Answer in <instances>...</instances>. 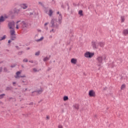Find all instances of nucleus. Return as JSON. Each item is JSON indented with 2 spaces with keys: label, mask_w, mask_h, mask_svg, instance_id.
I'll return each mask as SVG.
<instances>
[{
  "label": "nucleus",
  "mask_w": 128,
  "mask_h": 128,
  "mask_svg": "<svg viewBox=\"0 0 128 128\" xmlns=\"http://www.w3.org/2000/svg\"><path fill=\"white\" fill-rule=\"evenodd\" d=\"M56 14H59L58 17V22L59 24H62V14H60V12H58Z\"/></svg>",
  "instance_id": "7ed1b4c3"
},
{
  "label": "nucleus",
  "mask_w": 128,
  "mask_h": 128,
  "mask_svg": "<svg viewBox=\"0 0 128 128\" xmlns=\"http://www.w3.org/2000/svg\"><path fill=\"white\" fill-rule=\"evenodd\" d=\"M16 30H18V28H19L18 25H16Z\"/></svg>",
  "instance_id": "864d4df0"
},
{
  "label": "nucleus",
  "mask_w": 128,
  "mask_h": 128,
  "mask_svg": "<svg viewBox=\"0 0 128 128\" xmlns=\"http://www.w3.org/2000/svg\"><path fill=\"white\" fill-rule=\"evenodd\" d=\"M26 50H30V48L28 47V48H27Z\"/></svg>",
  "instance_id": "bf43d9fd"
},
{
  "label": "nucleus",
  "mask_w": 128,
  "mask_h": 128,
  "mask_svg": "<svg viewBox=\"0 0 128 128\" xmlns=\"http://www.w3.org/2000/svg\"><path fill=\"white\" fill-rule=\"evenodd\" d=\"M6 38V36L4 35L2 37H0V42H2V40H4Z\"/></svg>",
  "instance_id": "aec40b11"
},
{
  "label": "nucleus",
  "mask_w": 128,
  "mask_h": 128,
  "mask_svg": "<svg viewBox=\"0 0 128 128\" xmlns=\"http://www.w3.org/2000/svg\"><path fill=\"white\" fill-rule=\"evenodd\" d=\"M122 34H123L124 36H128V28H127V29H124V30H123Z\"/></svg>",
  "instance_id": "f8f14e48"
},
{
  "label": "nucleus",
  "mask_w": 128,
  "mask_h": 128,
  "mask_svg": "<svg viewBox=\"0 0 128 128\" xmlns=\"http://www.w3.org/2000/svg\"><path fill=\"white\" fill-rule=\"evenodd\" d=\"M68 10H70V6L68 7Z\"/></svg>",
  "instance_id": "774afa93"
},
{
  "label": "nucleus",
  "mask_w": 128,
  "mask_h": 128,
  "mask_svg": "<svg viewBox=\"0 0 128 128\" xmlns=\"http://www.w3.org/2000/svg\"><path fill=\"white\" fill-rule=\"evenodd\" d=\"M22 116H26V118L28 116V114H22Z\"/></svg>",
  "instance_id": "79ce46f5"
},
{
  "label": "nucleus",
  "mask_w": 128,
  "mask_h": 128,
  "mask_svg": "<svg viewBox=\"0 0 128 128\" xmlns=\"http://www.w3.org/2000/svg\"><path fill=\"white\" fill-rule=\"evenodd\" d=\"M16 48H17V50H20V47L18 46H16Z\"/></svg>",
  "instance_id": "de8ad7c7"
},
{
  "label": "nucleus",
  "mask_w": 128,
  "mask_h": 128,
  "mask_svg": "<svg viewBox=\"0 0 128 128\" xmlns=\"http://www.w3.org/2000/svg\"><path fill=\"white\" fill-rule=\"evenodd\" d=\"M58 128H62V126H59Z\"/></svg>",
  "instance_id": "13d9d810"
},
{
  "label": "nucleus",
  "mask_w": 128,
  "mask_h": 128,
  "mask_svg": "<svg viewBox=\"0 0 128 128\" xmlns=\"http://www.w3.org/2000/svg\"><path fill=\"white\" fill-rule=\"evenodd\" d=\"M33 70L34 72H38V70H36V68H33Z\"/></svg>",
  "instance_id": "c03bdc74"
},
{
  "label": "nucleus",
  "mask_w": 128,
  "mask_h": 128,
  "mask_svg": "<svg viewBox=\"0 0 128 128\" xmlns=\"http://www.w3.org/2000/svg\"><path fill=\"white\" fill-rule=\"evenodd\" d=\"M20 6L24 10H26V8H28V6H26V4H20Z\"/></svg>",
  "instance_id": "9d476101"
},
{
  "label": "nucleus",
  "mask_w": 128,
  "mask_h": 128,
  "mask_svg": "<svg viewBox=\"0 0 128 128\" xmlns=\"http://www.w3.org/2000/svg\"><path fill=\"white\" fill-rule=\"evenodd\" d=\"M71 64H76V62L77 60L76 59L74 58H72V59H71Z\"/></svg>",
  "instance_id": "2eb2a0df"
},
{
  "label": "nucleus",
  "mask_w": 128,
  "mask_h": 128,
  "mask_svg": "<svg viewBox=\"0 0 128 128\" xmlns=\"http://www.w3.org/2000/svg\"><path fill=\"white\" fill-rule=\"evenodd\" d=\"M85 58H92L93 56H94V52H87L84 54Z\"/></svg>",
  "instance_id": "f03ea898"
},
{
  "label": "nucleus",
  "mask_w": 128,
  "mask_h": 128,
  "mask_svg": "<svg viewBox=\"0 0 128 128\" xmlns=\"http://www.w3.org/2000/svg\"><path fill=\"white\" fill-rule=\"evenodd\" d=\"M46 119L47 120H50V116H46Z\"/></svg>",
  "instance_id": "5fc2aeb1"
},
{
  "label": "nucleus",
  "mask_w": 128,
  "mask_h": 128,
  "mask_svg": "<svg viewBox=\"0 0 128 128\" xmlns=\"http://www.w3.org/2000/svg\"><path fill=\"white\" fill-rule=\"evenodd\" d=\"M124 88H126V84H122L121 86L120 90H122Z\"/></svg>",
  "instance_id": "b1692460"
},
{
  "label": "nucleus",
  "mask_w": 128,
  "mask_h": 128,
  "mask_svg": "<svg viewBox=\"0 0 128 128\" xmlns=\"http://www.w3.org/2000/svg\"><path fill=\"white\" fill-rule=\"evenodd\" d=\"M24 54V51H20L18 52V56H22Z\"/></svg>",
  "instance_id": "7c9ffc66"
},
{
  "label": "nucleus",
  "mask_w": 128,
  "mask_h": 128,
  "mask_svg": "<svg viewBox=\"0 0 128 128\" xmlns=\"http://www.w3.org/2000/svg\"><path fill=\"white\" fill-rule=\"evenodd\" d=\"M44 40V36L41 37L40 38L36 40V42H42Z\"/></svg>",
  "instance_id": "c85d7f7f"
},
{
  "label": "nucleus",
  "mask_w": 128,
  "mask_h": 128,
  "mask_svg": "<svg viewBox=\"0 0 128 128\" xmlns=\"http://www.w3.org/2000/svg\"><path fill=\"white\" fill-rule=\"evenodd\" d=\"M26 90H28V88H25V89H23V90H22V92H26Z\"/></svg>",
  "instance_id": "58836bf2"
},
{
  "label": "nucleus",
  "mask_w": 128,
  "mask_h": 128,
  "mask_svg": "<svg viewBox=\"0 0 128 128\" xmlns=\"http://www.w3.org/2000/svg\"><path fill=\"white\" fill-rule=\"evenodd\" d=\"M22 80V82L24 84V82H26V81H24V80Z\"/></svg>",
  "instance_id": "69168bd1"
},
{
  "label": "nucleus",
  "mask_w": 128,
  "mask_h": 128,
  "mask_svg": "<svg viewBox=\"0 0 128 128\" xmlns=\"http://www.w3.org/2000/svg\"><path fill=\"white\" fill-rule=\"evenodd\" d=\"M29 62H31V64H34V61L33 60H30Z\"/></svg>",
  "instance_id": "3c124183"
},
{
  "label": "nucleus",
  "mask_w": 128,
  "mask_h": 128,
  "mask_svg": "<svg viewBox=\"0 0 128 128\" xmlns=\"http://www.w3.org/2000/svg\"><path fill=\"white\" fill-rule=\"evenodd\" d=\"M48 22H46L44 24V26H48Z\"/></svg>",
  "instance_id": "8fccbe9b"
},
{
  "label": "nucleus",
  "mask_w": 128,
  "mask_h": 128,
  "mask_svg": "<svg viewBox=\"0 0 128 128\" xmlns=\"http://www.w3.org/2000/svg\"><path fill=\"white\" fill-rule=\"evenodd\" d=\"M6 96V94H0V100L4 98V96Z\"/></svg>",
  "instance_id": "a878e982"
},
{
  "label": "nucleus",
  "mask_w": 128,
  "mask_h": 128,
  "mask_svg": "<svg viewBox=\"0 0 128 128\" xmlns=\"http://www.w3.org/2000/svg\"><path fill=\"white\" fill-rule=\"evenodd\" d=\"M23 62H28V58H24V59L23 60Z\"/></svg>",
  "instance_id": "72a5a7b5"
},
{
  "label": "nucleus",
  "mask_w": 128,
  "mask_h": 128,
  "mask_svg": "<svg viewBox=\"0 0 128 128\" xmlns=\"http://www.w3.org/2000/svg\"><path fill=\"white\" fill-rule=\"evenodd\" d=\"M4 18H8V16H4Z\"/></svg>",
  "instance_id": "338daca9"
},
{
  "label": "nucleus",
  "mask_w": 128,
  "mask_h": 128,
  "mask_svg": "<svg viewBox=\"0 0 128 128\" xmlns=\"http://www.w3.org/2000/svg\"><path fill=\"white\" fill-rule=\"evenodd\" d=\"M92 46L93 48H98V46H96V42H92Z\"/></svg>",
  "instance_id": "f3484780"
},
{
  "label": "nucleus",
  "mask_w": 128,
  "mask_h": 128,
  "mask_svg": "<svg viewBox=\"0 0 128 128\" xmlns=\"http://www.w3.org/2000/svg\"><path fill=\"white\" fill-rule=\"evenodd\" d=\"M10 42H12V40H8V44H10Z\"/></svg>",
  "instance_id": "49530a36"
},
{
  "label": "nucleus",
  "mask_w": 128,
  "mask_h": 128,
  "mask_svg": "<svg viewBox=\"0 0 128 128\" xmlns=\"http://www.w3.org/2000/svg\"><path fill=\"white\" fill-rule=\"evenodd\" d=\"M65 4H66V6H68V7L70 6V4H68V2H65Z\"/></svg>",
  "instance_id": "4c0bfd02"
},
{
  "label": "nucleus",
  "mask_w": 128,
  "mask_h": 128,
  "mask_svg": "<svg viewBox=\"0 0 128 128\" xmlns=\"http://www.w3.org/2000/svg\"><path fill=\"white\" fill-rule=\"evenodd\" d=\"M61 8H66V6H64V3H62V4H61Z\"/></svg>",
  "instance_id": "473e14b6"
},
{
  "label": "nucleus",
  "mask_w": 128,
  "mask_h": 128,
  "mask_svg": "<svg viewBox=\"0 0 128 128\" xmlns=\"http://www.w3.org/2000/svg\"><path fill=\"white\" fill-rule=\"evenodd\" d=\"M54 13V12H52V10H49V16H52V14Z\"/></svg>",
  "instance_id": "393cba45"
},
{
  "label": "nucleus",
  "mask_w": 128,
  "mask_h": 128,
  "mask_svg": "<svg viewBox=\"0 0 128 128\" xmlns=\"http://www.w3.org/2000/svg\"><path fill=\"white\" fill-rule=\"evenodd\" d=\"M88 96L90 98H94L96 96V92L94 90H90L88 92Z\"/></svg>",
  "instance_id": "39448f33"
},
{
  "label": "nucleus",
  "mask_w": 128,
  "mask_h": 128,
  "mask_svg": "<svg viewBox=\"0 0 128 128\" xmlns=\"http://www.w3.org/2000/svg\"><path fill=\"white\" fill-rule=\"evenodd\" d=\"M21 72L20 71H18L16 72V76H15L16 78H20V74Z\"/></svg>",
  "instance_id": "dca6fc26"
},
{
  "label": "nucleus",
  "mask_w": 128,
  "mask_h": 128,
  "mask_svg": "<svg viewBox=\"0 0 128 128\" xmlns=\"http://www.w3.org/2000/svg\"><path fill=\"white\" fill-rule=\"evenodd\" d=\"M13 12H14V14H20V12H22V9L21 8L18 9L16 8H15L13 10Z\"/></svg>",
  "instance_id": "423d86ee"
},
{
  "label": "nucleus",
  "mask_w": 128,
  "mask_h": 128,
  "mask_svg": "<svg viewBox=\"0 0 128 128\" xmlns=\"http://www.w3.org/2000/svg\"><path fill=\"white\" fill-rule=\"evenodd\" d=\"M6 20V18H4V16H0V24L1 22H4Z\"/></svg>",
  "instance_id": "9b49d317"
},
{
  "label": "nucleus",
  "mask_w": 128,
  "mask_h": 128,
  "mask_svg": "<svg viewBox=\"0 0 128 128\" xmlns=\"http://www.w3.org/2000/svg\"><path fill=\"white\" fill-rule=\"evenodd\" d=\"M63 100H64V102H66V100H68V96H64V98H63Z\"/></svg>",
  "instance_id": "5701e85b"
},
{
  "label": "nucleus",
  "mask_w": 128,
  "mask_h": 128,
  "mask_svg": "<svg viewBox=\"0 0 128 128\" xmlns=\"http://www.w3.org/2000/svg\"><path fill=\"white\" fill-rule=\"evenodd\" d=\"M12 86H7L6 88V90H12Z\"/></svg>",
  "instance_id": "412c9836"
},
{
  "label": "nucleus",
  "mask_w": 128,
  "mask_h": 128,
  "mask_svg": "<svg viewBox=\"0 0 128 128\" xmlns=\"http://www.w3.org/2000/svg\"><path fill=\"white\" fill-rule=\"evenodd\" d=\"M50 60V58L48 57H46L43 59V62H47V60Z\"/></svg>",
  "instance_id": "cd10ccee"
},
{
  "label": "nucleus",
  "mask_w": 128,
  "mask_h": 128,
  "mask_svg": "<svg viewBox=\"0 0 128 128\" xmlns=\"http://www.w3.org/2000/svg\"><path fill=\"white\" fill-rule=\"evenodd\" d=\"M45 28L46 30H48V26L45 27Z\"/></svg>",
  "instance_id": "6e6d98bb"
},
{
  "label": "nucleus",
  "mask_w": 128,
  "mask_h": 128,
  "mask_svg": "<svg viewBox=\"0 0 128 128\" xmlns=\"http://www.w3.org/2000/svg\"><path fill=\"white\" fill-rule=\"evenodd\" d=\"M20 78H26V75L20 76Z\"/></svg>",
  "instance_id": "a18cd8bd"
},
{
  "label": "nucleus",
  "mask_w": 128,
  "mask_h": 128,
  "mask_svg": "<svg viewBox=\"0 0 128 128\" xmlns=\"http://www.w3.org/2000/svg\"><path fill=\"white\" fill-rule=\"evenodd\" d=\"M2 72V66L0 67V72Z\"/></svg>",
  "instance_id": "ea45409f"
},
{
  "label": "nucleus",
  "mask_w": 128,
  "mask_h": 128,
  "mask_svg": "<svg viewBox=\"0 0 128 128\" xmlns=\"http://www.w3.org/2000/svg\"><path fill=\"white\" fill-rule=\"evenodd\" d=\"M106 54L104 55V60H106Z\"/></svg>",
  "instance_id": "09e8293b"
},
{
  "label": "nucleus",
  "mask_w": 128,
  "mask_h": 128,
  "mask_svg": "<svg viewBox=\"0 0 128 128\" xmlns=\"http://www.w3.org/2000/svg\"><path fill=\"white\" fill-rule=\"evenodd\" d=\"M8 26L10 30H14V22L12 21L8 24Z\"/></svg>",
  "instance_id": "20e7f679"
},
{
  "label": "nucleus",
  "mask_w": 128,
  "mask_h": 128,
  "mask_svg": "<svg viewBox=\"0 0 128 128\" xmlns=\"http://www.w3.org/2000/svg\"><path fill=\"white\" fill-rule=\"evenodd\" d=\"M82 12H83L82 10H80L78 11V14H80V16H84V13H82Z\"/></svg>",
  "instance_id": "6ab92c4d"
},
{
  "label": "nucleus",
  "mask_w": 128,
  "mask_h": 128,
  "mask_svg": "<svg viewBox=\"0 0 128 128\" xmlns=\"http://www.w3.org/2000/svg\"><path fill=\"white\" fill-rule=\"evenodd\" d=\"M73 108L78 110H80V104H75V105L73 106Z\"/></svg>",
  "instance_id": "4468645a"
},
{
  "label": "nucleus",
  "mask_w": 128,
  "mask_h": 128,
  "mask_svg": "<svg viewBox=\"0 0 128 128\" xmlns=\"http://www.w3.org/2000/svg\"><path fill=\"white\" fill-rule=\"evenodd\" d=\"M10 38H11V40H16V36H11Z\"/></svg>",
  "instance_id": "bb28decb"
},
{
  "label": "nucleus",
  "mask_w": 128,
  "mask_h": 128,
  "mask_svg": "<svg viewBox=\"0 0 128 128\" xmlns=\"http://www.w3.org/2000/svg\"><path fill=\"white\" fill-rule=\"evenodd\" d=\"M38 4H40V6H43V8L44 6V4H42V2H38Z\"/></svg>",
  "instance_id": "c9c22d12"
},
{
  "label": "nucleus",
  "mask_w": 128,
  "mask_h": 128,
  "mask_svg": "<svg viewBox=\"0 0 128 128\" xmlns=\"http://www.w3.org/2000/svg\"><path fill=\"white\" fill-rule=\"evenodd\" d=\"M22 28H28V23L26 22V21L23 20L22 22Z\"/></svg>",
  "instance_id": "0eeeda50"
},
{
  "label": "nucleus",
  "mask_w": 128,
  "mask_h": 128,
  "mask_svg": "<svg viewBox=\"0 0 128 128\" xmlns=\"http://www.w3.org/2000/svg\"><path fill=\"white\" fill-rule=\"evenodd\" d=\"M98 44L100 48H104V42H100Z\"/></svg>",
  "instance_id": "a211bd4d"
},
{
  "label": "nucleus",
  "mask_w": 128,
  "mask_h": 128,
  "mask_svg": "<svg viewBox=\"0 0 128 128\" xmlns=\"http://www.w3.org/2000/svg\"><path fill=\"white\" fill-rule=\"evenodd\" d=\"M40 54V51H38L35 53V56H38Z\"/></svg>",
  "instance_id": "c756f323"
},
{
  "label": "nucleus",
  "mask_w": 128,
  "mask_h": 128,
  "mask_svg": "<svg viewBox=\"0 0 128 128\" xmlns=\"http://www.w3.org/2000/svg\"><path fill=\"white\" fill-rule=\"evenodd\" d=\"M4 72H8V68H6V67H4Z\"/></svg>",
  "instance_id": "2f4dec72"
},
{
  "label": "nucleus",
  "mask_w": 128,
  "mask_h": 128,
  "mask_svg": "<svg viewBox=\"0 0 128 128\" xmlns=\"http://www.w3.org/2000/svg\"><path fill=\"white\" fill-rule=\"evenodd\" d=\"M120 19H121V22H124V16H120Z\"/></svg>",
  "instance_id": "4be33fe9"
},
{
  "label": "nucleus",
  "mask_w": 128,
  "mask_h": 128,
  "mask_svg": "<svg viewBox=\"0 0 128 128\" xmlns=\"http://www.w3.org/2000/svg\"><path fill=\"white\" fill-rule=\"evenodd\" d=\"M40 90H36L32 92V94H34V92H37L38 94H41L44 92V88H42V87L40 88Z\"/></svg>",
  "instance_id": "6e6552de"
},
{
  "label": "nucleus",
  "mask_w": 128,
  "mask_h": 128,
  "mask_svg": "<svg viewBox=\"0 0 128 128\" xmlns=\"http://www.w3.org/2000/svg\"><path fill=\"white\" fill-rule=\"evenodd\" d=\"M10 36H16V31L14 30V28H13L12 30H10Z\"/></svg>",
  "instance_id": "ddd939ff"
},
{
  "label": "nucleus",
  "mask_w": 128,
  "mask_h": 128,
  "mask_svg": "<svg viewBox=\"0 0 128 128\" xmlns=\"http://www.w3.org/2000/svg\"><path fill=\"white\" fill-rule=\"evenodd\" d=\"M16 64H12L11 66H10V68H16Z\"/></svg>",
  "instance_id": "e433bc0d"
},
{
  "label": "nucleus",
  "mask_w": 128,
  "mask_h": 128,
  "mask_svg": "<svg viewBox=\"0 0 128 128\" xmlns=\"http://www.w3.org/2000/svg\"><path fill=\"white\" fill-rule=\"evenodd\" d=\"M54 32V34L56 32V30H54V28L52 29V30H50V32Z\"/></svg>",
  "instance_id": "f704fd0d"
},
{
  "label": "nucleus",
  "mask_w": 128,
  "mask_h": 128,
  "mask_svg": "<svg viewBox=\"0 0 128 128\" xmlns=\"http://www.w3.org/2000/svg\"><path fill=\"white\" fill-rule=\"evenodd\" d=\"M50 24H52L51 28H55L58 30L60 28V25L58 24V19L56 18H52L51 20Z\"/></svg>",
  "instance_id": "f257e3e1"
},
{
  "label": "nucleus",
  "mask_w": 128,
  "mask_h": 128,
  "mask_svg": "<svg viewBox=\"0 0 128 128\" xmlns=\"http://www.w3.org/2000/svg\"><path fill=\"white\" fill-rule=\"evenodd\" d=\"M10 14H12V11L10 12Z\"/></svg>",
  "instance_id": "680f3d73"
},
{
  "label": "nucleus",
  "mask_w": 128,
  "mask_h": 128,
  "mask_svg": "<svg viewBox=\"0 0 128 128\" xmlns=\"http://www.w3.org/2000/svg\"><path fill=\"white\" fill-rule=\"evenodd\" d=\"M52 38V36H49V38Z\"/></svg>",
  "instance_id": "052dcab7"
},
{
  "label": "nucleus",
  "mask_w": 128,
  "mask_h": 128,
  "mask_svg": "<svg viewBox=\"0 0 128 128\" xmlns=\"http://www.w3.org/2000/svg\"><path fill=\"white\" fill-rule=\"evenodd\" d=\"M29 106H34V102H31L29 104Z\"/></svg>",
  "instance_id": "a19ab883"
},
{
  "label": "nucleus",
  "mask_w": 128,
  "mask_h": 128,
  "mask_svg": "<svg viewBox=\"0 0 128 128\" xmlns=\"http://www.w3.org/2000/svg\"><path fill=\"white\" fill-rule=\"evenodd\" d=\"M98 66H100L102 64H100V63H99V64H97Z\"/></svg>",
  "instance_id": "4d7b16f0"
},
{
  "label": "nucleus",
  "mask_w": 128,
  "mask_h": 128,
  "mask_svg": "<svg viewBox=\"0 0 128 128\" xmlns=\"http://www.w3.org/2000/svg\"><path fill=\"white\" fill-rule=\"evenodd\" d=\"M96 60L98 62V64H102V56H98L96 58Z\"/></svg>",
  "instance_id": "1a4fd4ad"
},
{
  "label": "nucleus",
  "mask_w": 128,
  "mask_h": 128,
  "mask_svg": "<svg viewBox=\"0 0 128 128\" xmlns=\"http://www.w3.org/2000/svg\"><path fill=\"white\" fill-rule=\"evenodd\" d=\"M22 68H24V64L22 65Z\"/></svg>",
  "instance_id": "e2e57ef3"
},
{
  "label": "nucleus",
  "mask_w": 128,
  "mask_h": 128,
  "mask_svg": "<svg viewBox=\"0 0 128 128\" xmlns=\"http://www.w3.org/2000/svg\"><path fill=\"white\" fill-rule=\"evenodd\" d=\"M16 84V82H12V84H13V86H14V84Z\"/></svg>",
  "instance_id": "603ef678"
},
{
  "label": "nucleus",
  "mask_w": 128,
  "mask_h": 128,
  "mask_svg": "<svg viewBox=\"0 0 128 128\" xmlns=\"http://www.w3.org/2000/svg\"><path fill=\"white\" fill-rule=\"evenodd\" d=\"M108 90V87H105L103 88V90Z\"/></svg>",
  "instance_id": "37998d69"
},
{
  "label": "nucleus",
  "mask_w": 128,
  "mask_h": 128,
  "mask_svg": "<svg viewBox=\"0 0 128 128\" xmlns=\"http://www.w3.org/2000/svg\"><path fill=\"white\" fill-rule=\"evenodd\" d=\"M32 14H34L32 12H30V16H32Z\"/></svg>",
  "instance_id": "0e129e2a"
}]
</instances>
